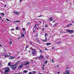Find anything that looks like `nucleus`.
Returning a JSON list of instances; mask_svg holds the SVG:
<instances>
[{
  "mask_svg": "<svg viewBox=\"0 0 74 74\" xmlns=\"http://www.w3.org/2000/svg\"><path fill=\"white\" fill-rule=\"evenodd\" d=\"M18 74H22L21 73H19Z\"/></svg>",
  "mask_w": 74,
  "mask_h": 74,
  "instance_id": "3c124183",
  "label": "nucleus"
},
{
  "mask_svg": "<svg viewBox=\"0 0 74 74\" xmlns=\"http://www.w3.org/2000/svg\"><path fill=\"white\" fill-rule=\"evenodd\" d=\"M10 45H11V44H12V42L11 41H10Z\"/></svg>",
  "mask_w": 74,
  "mask_h": 74,
  "instance_id": "2f4dec72",
  "label": "nucleus"
},
{
  "mask_svg": "<svg viewBox=\"0 0 74 74\" xmlns=\"http://www.w3.org/2000/svg\"><path fill=\"white\" fill-rule=\"evenodd\" d=\"M0 47H2V45L0 44Z\"/></svg>",
  "mask_w": 74,
  "mask_h": 74,
  "instance_id": "09e8293b",
  "label": "nucleus"
},
{
  "mask_svg": "<svg viewBox=\"0 0 74 74\" xmlns=\"http://www.w3.org/2000/svg\"><path fill=\"white\" fill-rule=\"evenodd\" d=\"M46 45H51V44L49 43H46Z\"/></svg>",
  "mask_w": 74,
  "mask_h": 74,
  "instance_id": "dca6fc26",
  "label": "nucleus"
},
{
  "mask_svg": "<svg viewBox=\"0 0 74 74\" xmlns=\"http://www.w3.org/2000/svg\"><path fill=\"white\" fill-rule=\"evenodd\" d=\"M8 64V66H11V64H10V62H9Z\"/></svg>",
  "mask_w": 74,
  "mask_h": 74,
  "instance_id": "bb28decb",
  "label": "nucleus"
},
{
  "mask_svg": "<svg viewBox=\"0 0 74 74\" xmlns=\"http://www.w3.org/2000/svg\"><path fill=\"white\" fill-rule=\"evenodd\" d=\"M10 68L9 67H7L5 69V71L4 72V74H8V73L10 71Z\"/></svg>",
  "mask_w": 74,
  "mask_h": 74,
  "instance_id": "f257e3e1",
  "label": "nucleus"
},
{
  "mask_svg": "<svg viewBox=\"0 0 74 74\" xmlns=\"http://www.w3.org/2000/svg\"><path fill=\"white\" fill-rule=\"evenodd\" d=\"M48 27V25H47L46 24L45 25V27Z\"/></svg>",
  "mask_w": 74,
  "mask_h": 74,
  "instance_id": "72a5a7b5",
  "label": "nucleus"
},
{
  "mask_svg": "<svg viewBox=\"0 0 74 74\" xmlns=\"http://www.w3.org/2000/svg\"><path fill=\"white\" fill-rule=\"evenodd\" d=\"M38 16V17H41V16Z\"/></svg>",
  "mask_w": 74,
  "mask_h": 74,
  "instance_id": "de8ad7c7",
  "label": "nucleus"
},
{
  "mask_svg": "<svg viewBox=\"0 0 74 74\" xmlns=\"http://www.w3.org/2000/svg\"><path fill=\"white\" fill-rule=\"evenodd\" d=\"M57 67H59V65H57Z\"/></svg>",
  "mask_w": 74,
  "mask_h": 74,
  "instance_id": "864d4df0",
  "label": "nucleus"
},
{
  "mask_svg": "<svg viewBox=\"0 0 74 74\" xmlns=\"http://www.w3.org/2000/svg\"><path fill=\"white\" fill-rule=\"evenodd\" d=\"M66 73H64V74H69V71H70L69 70H67L66 69Z\"/></svg>",
  "mask_w": 74,
  "mask_h": 74,
  "instance_id": "1a4fd4ad",
  "label": "nucleus"
},
{
  "mask_svg": "<svg viewBox=\"0 0 74 74\" xmlns=\"http://www.w3.org/2000/svg\"><path fill=\"white\" fill-rule=\"evenodd\" d=\"M38 26L37 25H34V27L35 30H37L38 29Z\"/></svg>",
  "mask_w": 74,
  "mask_h": 74,
  "instance_id": "6e6552de",
  "label": "nucleus"
},
{
  "mask_svg": "<svg viewBox=\"0 0 74 74\" xmlns=\"http://www.w3.org/2000/svg\"><path fill=\"white\" fill-rule=\"evenodd\" d=\"M27 24H28V25H29V23H28Z\"/></svg>",
  "mask_w": 74,
  "mask_h": 74,
  "instance_id": "e2e57ef3",
  "label": "nucleus"
},
{
  "mask_svg": "<svg viewBox=\"0 0 74 74\" xmlns=\"http://www.w3.org/2000/svg\"><path fill=\"white\" fill-rule=\"evenodd\" d=\"M45 37H47L46 36H47V35H48V34L46 33L45 34Z\"/></svg>",
  "mask_w": 74,
  "mask_h": 74,
  "instance_id": "412c9836",
  "label": "nucleus"
},
{
  "mask_svg": "<svg viewBox=\"0 0 74 74\" xmlns=\"http://www.w3.org/2000/svg\"><path fill=\"white\" fill-rule=\"evenodd\" d=\"M36 39L37 40V41L38 42H40V41L37 40V38H36Z\"/></svg>",
  "mask_w": 74,
  "mask_h": 74,
  "instance_id": "4be33fe9",
  "label": "nucleus"
},
{
  "mask_svg": "<svg viewBox=\"0 0 74 74\" xmlns=\"http://www.w3.org/2000/svg\"><path fill=\"white\" fill-rule=\"evenodd\" d=\"M14 14H16V15H18V14H19V12H14Z\"/></svg>",
  "mask_w": 74,
  "mask_h": 74,
  "instance_id": "4468645a",
  "label": "nucleus"
},
{
  "mask_svg": "<svg viewBox=\"0 0 74 74\" xmlns=\"http://www.w3.org/2000/svg\"><path fill=\"white\" fill-rule=\"evenodd\" d=\"M20 22V21H14V23H15V22L18 23V22Z\"/></svg>",
  "mask_w": 74,
  "mask_h": 74,
  "instance_id": "6ab92c4d",
  "label": "nucleus"
},
{
  "mask_svg": "<svg viewBox=\"0 0 74 74\" xmlns=\"http://www.w3.org/2000/svg\"><path fill=\"white\" fill-rule=\"evenodd\" d=\"M17 67L16 66V64H14V65H12L11 66V68L13 70H15L16 69V67Z\"/></svg>",
  "mask_w": 74,
  "mask_h": 74,
  "instance_id": "f03ea898",
  "label": "nucleus"
},
{
  "mask_svg": "<svg viewBox=\"0 0 74 74\" xmlns=\"http://www.w3.org/2000/svg\"><path fill=\"white\" fill-rule=\"evenodd\" d=\"M21 37H24V35L23 34H22V35L21 36Z\"/></svg>",
  "mask_w": 74,
  "mask_h": 74,
  "instance_id": "aec40b11",
  "label": "nucleus"
},
{
  "mask_svg": "<svg viewBox=\"0 0 74 74\" xmlns=\"http://www.w3.org/2000/svg\"><path fill=\"white\" fill-rule=\"evenodd\" d=\"M29 52H31V51H30V50H29L28 51Z\"/></svg>",
  "mask_w": 74,
  "mask_h": 74,
  "instance_id": "c03bdc74",
  "label": "nucleus"
},
{
  "mask_svg": "<svg viewBox=\"0 0 74 74\" xmlns=\"http://www.w3.org/2000/svg\"><path fill=\"white\" fill-rule=\"evenodd\" d=\"M6 6H7V5H5L4 6V8H5V7H6Z\"/></svg>",
  "mask_w": 74,
  "mask_h": 74,
  "instance_id": "ea45409f",
  "label": "nucleus"
},
{
  "mask_svg": "<svg viewBox=\"0 0 74 74\" xmlns=\"http://www.w3.org/2000/svg\"><path fill=\"white\" fill-rule=\"evenodd\" d=\"M23 64L24 65H26V64H29V62H23Z\"/></svg>",
  "mask_w": 74,
  "mask_h": 74,
  "instance_id": "0eeeda50",
  "label": "nucleus"
},
{
  "mask_svg": "<svg viewBox=\"0 0 74 74\" xmlns=\"http://www.w3.org/2000/svg\"><path fill=\"white\" fill-rule=\"evenodd\" d=\"M52 17H51L50 18H49V19L51 21H52Z\"/></svg>",
  "mask_w": 74,
  "mask_h": 74,
  "instance_id": "5701e85b",
  "label": "nucleus"
},
{
  "mask_svg": "<svg viewBox=\"0 0 74 74\" xmlns=\"http://www.w3.org/2000/svg\"><path fill=\"white\" fill-rule=\"evenodd\" d=\"M20 39V37H19L18 38V39Z\"/></svg>",
  "mask_w": 74,
  "mask_h": 74,
  "instance_id": "4d7b16f0",
  "label": "nucleus"
},
{
  "mask_svg": "<svg viewBox=\"0 0 74 74\" xmlns=\"http://www.w3.org/2000/svg\"><path fill=\"white\" fill-rule=\"evenodd\" d=\"M43 58H44V56L40 55L39 56L36 58L39 60H42Z\"/></svg>",
  "mask_w": 74,
  "mask_h": 74,
  "instance_id": "7ed1b4c3",
  "label": "nucleus"
},
{
  "mask_svg": "<svg viewBox=\"0 0 74 74\" xmlns=\"http://www.w3.org/2000/svg\"><path fill=\"white\" fill-rule=\"evenodd\" d=\"M42 31H43V32H44V28L42 29Z\"/></svg>",
  "mask_w": 74,
  "mask_h": 74,
  "instance_id": "4c0bfd02",
  "label": "nucleus"
},
{
  "mask_svg": "<svg viewBox=\"0 0 74 74\" xmlns=\"http://www.w3.org/2000/svg\"><path fill=\"white\" fill-rule=\"evenodd\" d=\"M1 15H3V16H4V14L3 13H1Z\"/></svg>",
  "mask_w": 74,
  "mask_h": 74,
  "instance_id": "a878e982",
  "label": "nucleus"
},
{
  "mask_svg": "<svg viewBox=\"0 0 74 74\" xmlns=\"http://www.w3.org/2000/svg\"><path fill=\"white\" fill-rule=\"evenodd\" d=\"M32 73L33 74H35L36 73V71H33Z\"/></svg>",
  "mask_w": 74,
  "mask_h": 74,
  "instance_id": "393cba45",
  "label": "nucleus"
},
{
  "mask_svg": "<svg viewBox=\"0 0 74 74\" xmlns=\"http://www.w3.org/2000/svg\"><path fill=\"white\" fill-rule=\"evenodd\" d=\"M30 42V44H32V42Z\"/></svg>",
  "mask_w": 74,
  "mask_h": 74,
  "instance_id": "79ce46f5",
  "label": "nucleus"
},
{
  "mask_svg": "<svg viewBox=\"0 0 74 74\" xmlns=\"http://www.w3.org/2000/svg\"><path fill=\"white\" fill-rule=\"evenodd\" d=\"M19 69H21V68H22V67H23V65H21L19 66Z\"/></svg>",
  "mask_w": 74,
  "mask_h": 74,
  "instance_id": "f8f14e48",
  "label": "nucleus"
},
{
  "mask_svg": "<svg viewBox=\"0 0 74 74\" xmlns=\"http://www.w3.org/2000/svg\"><path fill=\"white\" fill-rule=\"evenodd\" d=\"M47 37H45V40H43L44 42H47Z\"/></svg>",
  "mask_w": 74,
  "mask_h": 74,
  "instance_id": "ddd939ff",
  "label": "nucleus"
},
{
  "mask_svg": "<svg viewBox=\"0 0 74 74\" xmlns=\"http://www.w3.org/2000/svg\"><path fill=\"white\" fill-rule=\"evenodd\" d=\"M30 49L32 51V54H35L36 53V50L34 49H32V48H30Z\"/></svg>",
  "mask_w": 74,
  "mask_h": 74,
  "instance_id": "39448f33",
  "label": "nucleus"
},
{
  "mask_svg": "<svg viewBox=\"0 0 74 74\" xmlns=\"http://www.w3.org/2000/svg\"><path fill=\"white\" fill-rule=\"evenodd\" d=\"M42 69H43V70H44V68H42Z\"/></svg>",
  "mask_w": 74,
  "mask_h": 74,
  "instance_id": "13d9d810",
  "label": "nucleus"
},
{
  "mask_svg": "<svg viewBox=\"0 0 74 74\" xmlns=\"http://www.w3.org/2000/svg\"><path fill=\"white\" fill-rule=\"evenodd\" d=\"M1 64L0 63V67H1ZM0 72H1V71H0Z\"/></svg>",
  "mask_w": 74,
  "mask_h": 74,
  "instance_id": "c756f323",
  "label": "nucleus"
},
{
  "mask_svg": "<svg viewBox=\"0 0 74 74\" xmlns=\"http://www.w3.org/2000/svg\"><path fill=\"white\" fill-rule=\"evenodd\" d=\"M27 72L28 71L26 70H25L23 71V72L24 73H27Z\"/></svg>",
  "mask_w": 74,
  "mask_h": 74,
  "instance_id": "2eb2a0df",
  "label": "nucleus"
},
{
  "mask_svg": "<svg viewBox=\"0 0 74 74\" xmlns=\"http://www.w3.org/2000/svg\"><path fill=\"white\" fill-rule=\"evenodd\" d=\"M73 35L71 36V37H73Z\"/></svg>",
  "mask_w": 74,
  "mask_h": 74,
  "instance_id": "6e6d98bb",
  "label": "nucleus"
},
{
  "mask_svg": "<svg viewBox=\"0 0 74 74\" xmlns=\"http://www.w3.org/2000/svg\"><path fill=\"white\" fill-rule=\"evenodd\" d=\"M11 30H12L13 31H14V29H11Z\"/></svg>",
  "mask_w": 74,
  "mask_h": 74,
  "instance_id": "37998d69",
  "label": "nucleus"
},
{
  "mask_svg": "<svg viewBox=\"0 0 74 74\" xmlns=\"http://www.w3.org/2000/svg\"><path fill=\"white\" fill-rule=\"evenodd\" d=\"M19 62H20V61H18L16 63L17 64V63H18Z\"/></svg>",
  "mask_w": 74,
  "mask_h": 74,
  "instance_id": "473e14b6",
  "label": "nucleus"
},
{
  "mask_svg": "<svg viewBox=\"0 0 74 74\" xmlns=\"http://www.w3.org/2000/svg\"><path fill=\"white\" fill-rule=\"evenodd\" d=\"M51 48L52 49H53L54 48V47H52Z\"/></svg>",
  "mask_w": 74,
  "mask_h": 74,
  "instance_id": "a18cd8bd",
  "label": "nucleus"
},
{
  "mask_svg": "<svg viewBox=\"0 0 74 74\" xmlns=\"http://www.w3.org/2000/svg\"><path fill=\"white\" fill-rule=\"evenodd\" d=\"M58 74H59L60 73V72H58Z\"/></svg>",
  "mask_w": 74,
  "mask_h": 74,
  "instance_id": "603ef678",
  "label": "nucleus"
},
{
  "mask_svg": "<svg viewBox=\"0 0 74 74\" xmlns=\"http://www.w3.org/2000/svg\"><path fill=\"white\" fill-rule=\"evenodd\" d=\"M28 48V46H26V48L25 49H26V48Z\"/></svg>",
  "mask_w": 74,
  "mask_h": 74,
  "instance_id": "58836bf2",
  "label": "nucleus"
},
{
  "mask_svg": "<svg viewBox=\"0 0 74 74\" xmlns=\"http://www.w3.org/2000/svg\"><path fill=\"white\" fill-rule=\"evenodd\" d=\"M28 74H33V73H32L30 72L28 73Z\"/></svg>",
  "mask_w": 74,
  "mask_h": 74,
  "instance_id": "f704fd0d",
  "label": "nucleus"
},
{
  "mask_svg": "<svg viewBox=\"0 0 74 74\" xmlns=\"http://www.w3.org/2000/svg\"><path fill=\"white\" fill-rule=\"evenodd\" d=\"M15 57H14L10 56V57L9 59H15Z\"/></svg>",
  "mask_w": 74,
  "mask_h": 74,
  "instance_id": "9d476101",
  "label": "nucleus"
},
{
  "mask_svg": "<svg viewBox=\"0 0 74 74\" xmlns=\"http://www.w3.org/2000/svg\"><path fill=\"white\" fill-rule=\"evenodd\" d=\"M34 32H35V30H34V31H33L34 33Z\"/></svg>",
  "mask_w": 74,
  "mask_h": 74,
  "instance_id": "69168bd1",
  "label": "nucleus"
},
{
  "mask_svg": "<svg viewBox=\"0 0 74 74\" xmlns=\"http://www.w3.org/2000/svg\"><path fill=\"white\" fill-rule=\"evenodd\" d=\"M15 74H17V73H15Z\"/></svg>",
  "mask_w": 74,
  "mask_h": 74,
  "instance_id": "774afa93",
  "label": "nucleus"
},
{
  "mask_svg": "<svg viewBox=\"0 0 74 74\" xmlns=\"http://www.w3.org/2000/svg\"><path fill=\"white\" fill-rule=\"evenodd\" d=\"M44 66L42 67V69H43V68H44Z\"/></svg>",
  "mask_w": 74,
  "mask_h": 74,
  "instance_id": "bf43d9fd",
  "label": "nucleus"
},
{
  "mask_svg": "<svg viewBox=\"0 0 74 74\" xmlns=\"http://www.w3.org/2000/svg\"><path fill=\"white\" fill-rule=\"evenodd\" d=\"M47 63H48V61H47V60H46L45 62V63L47 64Z\"/></svg>",
  "mask_w": 74,
  "mask_h": 74,
  "instance_id": "c85d7f7f",
  "label": "nucleus"
},
{
  "mask_svg": "<svg viewBox=\"0 0 74 74\" xmlns=\"http://www.w3.org/2000/svg\"><path fill=\"white\" fill-rule=\"evenodd\" d=\"M43 67H44V66H45V65H43Z\"/></svg>",
  "mask_w": 74,
  "mask_h": 74,
  "instance_id": "052dcab7",
  "label": "nucleus"
},
{
  "mask_svg": "<svg viewBox=\"0 0 74 74\" xmlns=\"http://www.w3.org/2000/svg\"><path fill=\"white\" fill-rule=\"evenodd\" d=\"M1 56H4L5 58H7V53L5 52H4L3 53H2L1 54Z\"/></svg>",
  "mask_w": 74,
  "mask_h": 74,
  "instance_id": "20e7f679",
  "label": "nucleus"
},
{
  "mask_svg": "<svg viewBox=\"0 0 74 74\" xmlns=\"http://www.w3.org/2000/svg\"><path fill=\"white\" fill-rule=\"evenodd\" d=\"M20 2H21L22 1V0H19Z\"/></svg>",
  "mask_w": 74,
  "mask_h": 74,
  "instance_id": "49530a36",
  "label": "nucleus"
},
{
  "mask_svg": "<svg viewBox=\"0 0 74 74\" xmlns=\"http://www.w3.org/2000/svg\"><path fill=\"white\" fill-rule=\"evenodd\" d=\"M6 20L8 22H10V20H8V18H6Z\"/></svg>",
  "mask_w": 74,
  "mask_h": 74,
  "instance_id": "7c9ffc66",
  "label": "nucleus"
},
{
  "mask_svg": "<svg viewBox=\"0 0 74 74\" xmlns=\"http://www.w3.org/2000/svg\"><path fill=\"white\" fill-rule=\"evenodd\" d=\"M45 57L46 58H49V56H45Z\"/></svg>",
  "mask_w": 74,
  "mask_h": 74,
  "instance_id": "cd10ccee",
  "label": "nucleus"
},
{
  "mask_svg": "<svg viewBox=\"0 0 74 74\" xmlns=\"http://www.w3.org/2000/svg\"><path fill=\"white\" fill-rule=\"evenodd\" d=\"M12 40L11 39H10V41H11V40Z\"/></svg>",
  "mask_w": 74,
  "mask_h": 74,
  "instance_id": "5fc2aeb1",
  "label": "nucleus"
},
{
  "mask_svg": "<svg viewBox=\"0 0 74 74\" xmlns=\"http://www.w3.org/2000/svg\"><path fill=\"white\" fill-rule=\"evenodd\" d=\"M0 18H2L1 16H0Z\"/></svg>",
  "mask_w": 74,
  "mask_h": 74,
  "instance_id": "0e129e2a",
  "label": "nucleus"
},
{
  "mask_svg": "<svg viewBox=\"0 0 74 74\" xmlns=\"http://www.w3.org/2000/svg\"><path fill=\"white\" fill-rule=\"evenodd\" d=\"M51 61L53 63L54 62V61H53V60H51Z\"/></svg>",
  "mask_w": 74,
  "mask_h": 74,
  "instance_id": "c9c22d12",
  "label": "nucleus"
},
{
  "mask_svg": "<svg viewBox=\"0 0 74 74\" xmlns=\"http://www.w3.org/2000/svg\"><path fill=\"white\" fill-rule=\"evenodd\" d=\"M23 31H25V29L23 28Z\"/></svg>",
  "mask_w": 74,
  "mask_h": 74,
  "instance_id": "e433bc0d",
  "label": "nucleus"
},
{
  "mask_svg": "<svg viewBox=\"0 0 74 74\" xmlns=\"http://www.w3.org/2000/svg\"><path fill=\"white\" fill-rule=\"evenodd\" d=\"M2 22H3L4 21V20H2Z\"/></svg>",
  "mask_w": 74,
  "mask_h": 74,
  "instance_id": "680f3d73",
  "label": "nucleus"
},
{
  "mask_svg": "<svg viewBox=\"0 0 74 74\" xmlns=\"http://www.w3.org/2000/svg\"><path fill=\"white\" fill-rule=\"evenodd\" d=\"M16 30H19V28L18 27H17L16 28Z\"/></svg>",
  "mask_w": 74,
  "mask_h": 74,
  "instance_id": "b1692460",
  "label": "nucleus"
},
{
  "mask_svg": "<svg viewBox=\"0 0 74 74\" xmlns=\"http://www.w3.org/2000/svg\"><path fill=\"white\" fill-rule=\"evenodd\" d=\"M70 25H72V24H69L67 25V27H69Z\"/></svg>",
  "mask_w": 74,
  "mask_h": 74,
  "instance_id": "a211bd4d",
  "label": "nucleus"
},
{
  "mask_svg": "<svg viewBox=\"0 0 74 74\" xmlns=\"http://www.w3.org/2000/svg\"><path fill=\"white\" fill-rule=\"evenodd\" d=\"M42 33H43V32L41 33V34H42V35H43V34H42Z\"/></svg>",
  "mask_w": 74,
  "mask_h": 74,
  "instance_id": "8fccbe9b",
  "label": "nucleus"
},
{
  "mask_svg": "<svg viewBox=\"0 0 74 74\" xmlns=\"http://www.w3.org/2000/svg\"><path fill=\"white\" fill-rule=\"evenodd\" d=\"M45 50H46V51H47V50H48V49H45Z\"/></svg>",
  "mask_w": 74,
  "mask_h": 74,
  "instance_id": "a19ab883",
  "label": "nucleus"
},
{
  "mask_svg": "<svg viewBox=\"0 0 74 74\" xmlns=\"http://www.w3.org/2000/svg\"><path fill=\"white\" fill-rule=\"evenodd\" d=\"M56 24H57V23H56V24H54L53 25V27H56Z\"/></svg>",
  "mask_w": 74,
  "mask_h": 74,
  "instance_id": "f3484780",
  "label": "nucleus"
},
{
  "mask_svg": "<svg viewBox=\"0 0 74 74\" xmlns=\"http://www.w3.org/2000/svg\"><path fill=\"white\" fill-rule=\"evenodd\" d=\"M10 55H11V53H8L6 54V56H10Z\"/></svg>",
  "mask_w": 74,
  "mask_h": 74,
  "instance_id": "9b49d317",
  "label": "nucleus"
},
{
  "mask_svg": "<svg viewBox=\"0 0 74 74\" xmlns=\"http://www.w3.org/2000/svg\"><path fill=\"white\" fill-rule=\"evenodd\" d=\"M68 69V67H66V69Z\"/></svg>",
  "mask_w": 74,
  "mask_h": 74,
  "instance_id": "338daca9",
  "label": "nucleus"
},
{
  "mask_svg": "<svg viewBox=\"0 0 74 74\" xmlns=\"http://www.w3.org/2000/svg\"><path fill=\"white\" fill-rule=\"evenodd\" d=\"M65 30H66V32H69L71 33H73L74 32V31L73 30H70L69 29H66Z\"/></svg>",
  "mask_w": 74,
  "mask_h": 74,
  "instance_id": "423d86ee",
  "label": "nucleus"
}]
</instances>
